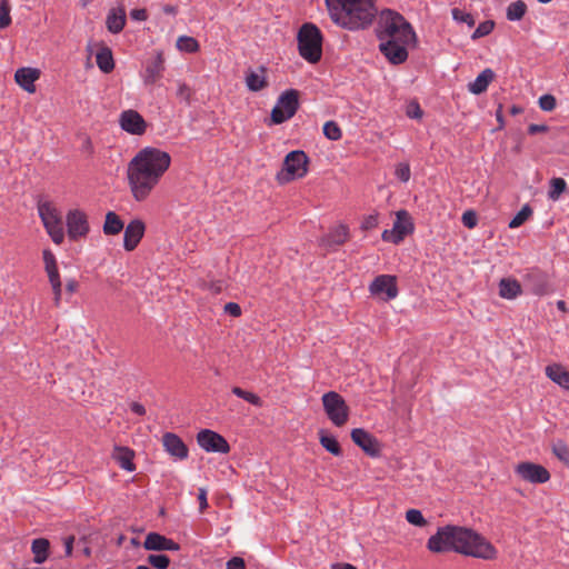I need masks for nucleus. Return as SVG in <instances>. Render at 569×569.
<instances>
[{
  "instance_id": "nucleus-42",
  "label": "nucleus",
  "mask_w": 569,
  "mask_h": 569,
  "mask_svg": "<svg viewBox=\"0 0 569 569\" xmlns=\"http://www.w3.org/2000/svg\"><path fill=\"white\" fill-rule=\"evenodd\" d=\"M406 520L409 523L418 527H423L427 525V520L423 518L421 511L418 509H409L406 512Z\"/></svg>"
},
{
  "instance_id": "nucleus-4",
  "label": "nucleus",
  "mask_w": 569,
  "mask_h": 569,
  "mask_svg": "<svg viewBox=\"0 0 569 569\" xmlns=\"http://www.w3.org/2000/svg\"><path fill=\"white\" fill-rule=\"evenodd\" d=\"M335 23L349 30L365 29L377 14L373 0H326Z\"/></svg>"
},
{
  "instance_id": "nucleus-47",
  "label": "nucleus",
  "mask_w": 569,
  "mask_h": 569,
  "mask_svg": "<svg viewBox=\"0 0 569 569\" xmlns=\"http://www.w3.org/2000/svg\"><path fill=\"white\" fill-rule=\"evenodd\" d=\"M539 107L543 111H552L556 108V98L551 94H543L539 98Z\"/></svg>"
},
{
  "instance_id": "nucleus-44",
  "label": "nucleus",
  "mask_w": 569,
  "mask_h": 569,
  "mask_svg": "<svg viewBox=\"0 0 569 569\" xmlns=\"http://www.w3.org/2000/svg\"><path fill=\"white\" fill-rule=\"evenodd\" d=\"M493 27L495 23L490 20L481 22L471 34V39L476 40L488 36L493 30Z\"/></svg>"
},
{
  "instance_id": "nucleus-41",
  "label": "nucleus",
  "mask_w": 569,
  "mask_h": 569,
  "mask_svg": "<svg viewBox=\"0 0 569 569\" xmlns=\"http://www.w3.org/2000/svg\"><path fill=\"white\" fill-rule=\"evenodd\" d=\"M147 560L156 569H167L170 565V559L166 555H149Z\"/></svg>"
},
{
  "instance_id": "nucleus-38",
  "label": "nucleus",
  "mask_w": 569,
  "mask_h": 569,
  "mask_svg": "<svg viewBox=\"0 0 569 569\" xmlns=\"http://www.w3.org/2000/svg\"><path fill=\"white\" fill-rule=\"evenodd\" d=\"M566 188L567 183L562 178H552L550 181V190L548 192L549 199L558 200Z\"/></svg>"
},
{
  "instance_id": "nucleus-15",
  "label": "nucleus",
  "mask_w": 569,
  "mask_h": 569,
  "mask_svg": "<svg viewBox=\"0 0 569 569\" xmlns=\"http://www.w3.org/2000/svg\"><path fill=\"white\" fill-rule=\"evenodd\" d=\"M164 70L166 66L163 53L158 51L153 58L146 61L140 77L144 86H153L163 77Z\"/></svg>"
},
{
  "instance_id": "nucleus-45",
  "label": "nucleus",
  "mask_w": 569,
  "mask_h": 569,
  "mask_svg": "<svg viewBox=\"0 0 569 569\" xmlns=\"http://www.w3.org/2000/svg\"><path fill=\"white\" fill-rule=\"evenodd\" d=\"M451 13L455 21L467 23L469 27L475 26V19L470 13L465 12L458 8H453Z\"/></svg>"
},
{
  "instance_id": "nucleus-31",
  "label": "nucleus",
  "mask_w": 569,
  "mask_h": 569,
  "mask_svg": "<svg viewBox=\"0 0 569 569\" xmlns=\"http://www.w3.org/2000/svg\"><path fill=\"white\" fill-rule=\"evenodd\" d=\"M527 280L531 284V291L536 296H542L548 291L546 276L539 271H533L527 276Z\"/></svg>"
},
{
  "instance_id": "nucleus-61",
  "label": "nucleus",
  "mask_w": 569,
  "mask_h": 569,
  "mask_svg": "<svg viewBox=\"0 0 569 569\" xmlns=\"http://www.w3.org/2000/svg\"><path fill=\"white\" fill-rule=\"evenodd\" d=\"M73 541H74V537H72V536L66 538V540H64V548H66V556L67 557L71 556V553H72Z\"/></svg>"
},
{
  "instance_id": "nucleus-1",
  "label": "nucleus",
  "mask_w": 569,
  "mask_h": 569,
  "mask_svg": "<svg viewBox=\"0 0 569 569\" xmlns=\"http://www.w3.org/2000/svg\"><path fill=\"white\" fill-rule=\"evenodd\" d=\"M427 548L435 553L457 552L463 556L492 560L497 549L471 528L447 525L428 539Z\"/></svg>"
},
{
  "instance_id": "nucleus-23",
  "label": "nucleus",
  "mask_w": 569,
  "mask_h": 569,
  "mask_svg": "<svg viewBox=\"0 0 569 569\" xmlns=\"http://www.w3.org/2000/svg\"><path fill=\"white\" fill-rule=\"evenodd\" d=\"M106 26L109 32L117 34L121 32L126 26V11L123 8L111 9L106 19Z\"/></svg>"
},
{
  "instance_id": "nucleus-7",
  "label": "nucleus",
  "mask_w": 569,
  "mask_h": 569,
  "mask_svg": "<svg viewBox=\"0 0 569 569\" xmlns=\"http://www.w3.org/2000/svg\"><path fill=\"white\" fill-rule=\"evenodd\" d=\"M309 159L301 150L289 152L283 161L282 172L278 174L280 182H289L295 179L303 178L308 172Z\"/></svg>"
},
{
  "instance_id": "nucleus-43",
  "label": "nucleus",
  "mask_w": 569,
  "mask_h": 569,
  "mask_svg": "<svg viewBox=\"0 0 569 569\" xmlns=\"http://www.w3.org/2000/svg\"><path fill=\"white\" fill-rule=\"evenodd\" d=\"M552 451L559 460L569 466V447L563 441L556 442Z\"/></svg>"
},
{
  "instance_id": "nucleus-3",
  "label": "nucleus",
  "mask_w": 569,
  "mask_h": 569,
  "mask_svg": "<svg viewBox=\"0 0 569 569\" xmlns=\"http://www.w3.org/2000/svg\"><path fill=\"white\" fill-rule=\"evenodd\" d=\"M171 157L168 152L146 147L128 164V180L133 198L146 200L162 176L169 169Z\"/></svg>"
},
{
  "instance_id": "nucleus-35",
  "label": "nucleus",
  "mask_w": 569,
  "mask_h": 569,
  "mask_svg": "<svg viewBox=\"0 0 569 569\" xmlns=\"http://www.w3.org/2000/svg\"><path fill=\"white\" fill-rule=\"evenodd\" d=\"M176 46L179 51H183V52H188V53H193L199 50L198 41L194 38L188 37V36H180L177 39Z\"/></svg>"
},
{
  "instance_id": "nucleus-57",
  "label": "nucleus",
  "mask_w": 569,
  "mask_h": 569,
  "mask_svg": "<svg viewBox=\"0 0 569 569\" xmlns=\"http://www.w3.org/2000/svg\"><path fill=\"white\" fill-rule=\"evenodd\" d=\"M46 271L48 273V278H49L50 283H53L56 281H61L60 280V276H59V271H58V267H54L53 269H51V268L46 269Z\"/></svg>"
},
{
  "instance_id": "nucleus-10",
  "label": "nucleus",
  "mask_w": 569,
  "mask_h": 569,
  "mask_svg": "<svg viewBox=\"0 0 569 569\" xmlns=\"http://www.w3.org/2000/svg\"><path fill=\"white\" fill-rule=\"evenodd\" d=\"M413 224L409 213L406 210H400L396 214V221L392 229L382 232V240L395 244L400 243L405 237L411 233Z\"/></svg>"
},
{
  "instance_id": "nucleus-17",
  "label": "nucleus",
  "mask_w": 569,
  "mask_h": 569,
  "mask_svg": "<svg viewBox=\"0 0 569 569\" xmlns=\"http://www.w3.org/2000/svg\"><path fill=\"white\" fill-rule=\"evenodd\" d=\"M162 446L166 452L174 460H186L189 450L183 440L173 432H166L162 436Z\"/></svg>"
},
{
  "instance_id": "nucleus-24",
  "label": "nucleus",
  "mask_w": 569,
  "mask_h": 569,
  "mask_svg": "<svg viewBox=\"0 0 569 569\" xmlns=\"http://www.w3.org/2000/svg\"><path fill=\"white\" fill-rule=\"evenodd\" d=\"M246 86L248 90L258 92L268 87V80L266 77V69L260 68L259 71L249 70L246 73Z\"/></svg>"
},
{
  "instance_id": "nucleus-32",
  "label": "nucleus",
  "mask_w": 569,
  "mask_h": 569,
  "mask_svg": "<svg viewBox=\"0 0 569 569\" xmlns=\"http://www.w3.org/2000/svg\"><path fill=\"white\" fill-rule=\"evenodd\" d=\"M49 541L44 538H38L32 541L31 550L34 555L33 561L38 565L43 563L48 558Z\"/></svg>"
},
{
  "instance_id": "nucleus-34",
  "label": "nucleus",
  "mask_w": 569,
  "mask_h": 569,
  "mask_svg": "<svg viewBox=\"0 0 569 569\" xmlns=\"http://www.w3.org/2000/svg\"><path fill=\"white\" fill-rule=\"evenodd\" d=\"M319 441L321 446L329 451L333 456H340L341 455V448L337 441V439L331 436L327 435L325 431H320L319 433Z\"/></svg>"
},
{
  "instance_id": "nucleus-51",
  "label": "nucleus",
  "mask_w": 569,
  "mask_h": 569,
  "mask_svg": "<svg viewBox=\"0 0 569 569\" xmlns=\"http://www.w3.org/2000/svg\"><path fill=\"white\" fill-rule=\"evenodd\" d=\"M227 569H246V562L240 557H232L226 563Z\"/></svg>"
},
{
  "instance_id": "nucleus-48",
  "label": "nucleus",
  "mask_w": 569,
  "mask_h": 569,
  "mask_svg": "<svg viewBox=\"0 0 569 569\" xmlns=\"http://www.w3.org/2000/svg\"><path fill=\"white\" fill-rule=\"evenodd\" d=\"M461 221L465 227H467L468 229H472L477 226L478 218L475 211L467 210L462 213Z\"/></svg>"
},
{
  "instance_id": "nucleus-22",
  "label": "nucleus",
  "mask_w": 569,
  "mask_h": 569,
  "mask_svg": "<svg viewBox=\"0 0 569 569\" xmlns=\"http://www.w3.org/2000/svg\"><path fill=\"white\" fill-rule=\"evenodd\" d=\"M349 239V229L345 224L332 228L325 237L321 238V246L327 249H335L343 244Z\"/></svg>"
},
{
  "instance_id": "nucleus-56",
  "label": "nucleus",
  "mask_w": 569,
  "mask_h": 569,
  "mask_svg": "<svg viewBox=\"0 0 569 569\" xmlns=\"http://www.w3.org/2000/svg\"><path fill=\"white\" fill-rule=\"evenodd\" d=\"M198 501H199V509L202 512L208 507L207 490L204 488L199 489Z\"/></svg>"
},
{
  "instance_id": "nucleus-14",
  "label": "nucleus",
  "mask_w": 569,
  "mask_h": 569,
  "mask_svg": "<svg viewBox=\"0 0 569 569\" xmlns=\"http://www.w3.org/2000/svg\"><path fill=\"white\" fill-rule=\"evenodd\" d=\"M515 472L521 479L531 483H545L550 479V473L543 466L529 461L518 463Z\"/></svg>"
},
{
  "instance_id": "nucleus-11",
  "label": "nucleus",
  "mask_w": 569,
  "mask_h": 569,
  "mask_svg": "<svg viewBox=\"0 0 569 569\" xmlns=\"http://www.w3.org/2000/svg\"><path fill=\"white\" fill-rule=\"evenodd\" d=\"M197 442L207 452L228 453L230 446L218 432L210 429H202L197 435Z\"/></svg>"
},
{
  "instance_id": "nucleus-62",
  "label": "nucleus",
  "mask_w": 569,
  "mask_h": 569,
  "mask_svg": "<svg viewBox=\"0 0 569 569\" xmlns=\"http://www.w3.org/2000/svg\"><path fill=\"white\" fill-rule=\"evenodd\" d=\"M78 288V282L74 279H70L67 281L66 289L69 293H73Z\"/></svg>"
},
{
  "instance_id": "nucleus-40",
  "label": "nucleus",
  "mask_w": 569,
  "mask_h": 569,
  "mask_svg": "<svg viewBox=\"0 0 569 569\" xmlns=\"http://www.w3.org/2000/svg\"><path fill=\"white\" fill-rule=\"evenodd\" d=\"M10 11L11 7L9 0H0V29H4L10 26Z\"/></svg>"
},
{
  "instance_id": "nucleus-2",
  "label": "nucleus",
  "mask_w": 569,
  "mask_h": 569,
  "mask_svg": "<svg viewBox=\"0 0 569 569\" xmlns=\"http://www.w3.org/2000/svg\"><path fill=\"white\" fill-rule=\"evenodd\" d=\"M376 36L379 51L395 66L407 61L408 48L417 40L412 26L403 16L390 9L382 10L378 16Z\"/></svg>"
},
{
  "instance_id": "nucleus-59",
  "label": "nucleus",
  "mask_w": 569,
  "mask_h": 569,
  "mask_svg": "<svg viewBox=\"0 0 569 569\" xmlns=\"http://www.w3.org/2000/svg\"><path fill=\"white\" fill-rule=\"evenodd\" d=\"M547 126L545 124H536V123H532L528 127V132L530 134H536V133H539V132H545L547 131Z\"/></svg>"
},
{
  "instance_id": "nucleus-54",
  "label": "nucleus",
  "mask_w": 569,
  "mask_h": 569,
  "mask_svg": "<svg viewBox=\"0 0 569 569\" xmlns=\"http://www.w3.org/2000/svg\"><path fill=\"white\" fill-rule=\"evenodd\" d=\"M51 287H52V291H53V295H54V305L56 306H59L60 305V301H61V291H62V283L61 281H56L53 283H50Z\"/></svg>"
},
{
  "instance_id": "nucleus-19",
  "label": "nucleus",
  "mask_w": 569,
  "mask_h": 569,
  "mask_svg": "<svg viewBox=\"0 0 569 569\" xmlns=\"http://www.w3.org/2000/svg\"><path fill=\"white\" fill-rule=\"evenodd\" d=\"M143 548L152 551H179L180 545L158 532H149L143 541Z\"/></svg>"
},
{
  "instance_id": "nucleus-16",
  "label": "nucleus",
  "mask_w": 569,
  "mask_h": 569,
  "mask_svg": "<svg viewBox=\"0 0 569 569\" xmlns=\"http://www.w3.org/2000/svg\"><path fill=\"white\" fill-rule=\"evenodd\" d=\"M120 127L130 134L141 136L146 132L147 123L136 110H126L120 114Z\"/></svg>"
},
{
  "instance_id": "nucleus-21",
  "label": "nucleus",
  "mask_w": 569,
  "mask_h": 569,
  "mask_svg": "<svg viewBox=\"0 0 569 569\" xmlns=\"http://www.w3.org/2000/svg\"><path fill=\"white\" fill-rule=\"evenodd\" d=\"M40 71L36 68H19L14 73L16 82L27 92L34 93V82L39 79Z\"/></svg>"
},
{
  "instance_id": "nucleus-36",
  "label": "nucleus",
  "mask_w": 569,
  "mask_h": 569,
  "mask_svg": "<svg viewBox=\"0 0 569 569\" xmlns=\"http://www.w3.org/2000/svg\"><path fill=\"white\" fill-rule=\"evenodd\" d=\"M231 391L234 396L248 401L252 406L262 407V405H263V401L261 400V398L258 395L247 391V390H243L240 387H233L231 389Z\"/></svg>"
},
{
  "instance_id": "nucleus-52",
  "label": "nucleus",
  "mask_w": 569,
  "mask_h": 569,
  "mask_svg": "<svg viewBox=\"0 0 569 569\" xmlns=\"http://www.w3.org/2000/svg\"><path fill=\"white\" fill-rule=\"evenodd\" d=\"M43 262H44V268L46 269H53L54 267H57V261H56V257L54 254L50 251V250H43Z\"/></svg>"
},
{
  "instance_id": "nucleus-29",
  "label": "nucleus",
  "mask_w": 569,
  "mask_h": 569,
  "mask_svg": "<svg viewBox=\"0 0 569 569\" xmlns=\"http://www.w3.org/2000/svg\"><path fill=\"white\" fill-rule=\"evenodd\" d=\"M96 61L98 68L104 73H110L114 69V60L112 52L107 47L101 48L97 52Z\"/></svg>"
},
{
  "instance_id": "nucleus-49",
  "label": "nucleus",
  "mask_w": 569,
  "mask_h": 569,
  "mask_svg": "<svg viewBox=\"0 0 569 569\" xmlns=\"http://www.w3.org/2000/svg\"><path fill=\"white\" fill-rule=\"evenodd\" d=\"M406 114H407L410 119H421V118H422V114H423V111H422V109L420 108V106H419V103H418V102H416V101H411V102L407 106Z\"/></svg>"
},
{
  "instance_id": "nucleus-13",
  "label": "nucleus",
  "mask_w": 569,
  "mask_h": 569,
  "mask_svg": "<svg viewBox=\"0 0 569 569\" xmlns=\"http://www.w3.org/2000/svg\"><path fill=\"white\" fill-rule=\"evenodd\" d=\"M66 222L68 236L71 240H77L89 233L90 228L87 214L79 209L70 210L67 213Z\"/></svg>"
},
{
  "instance_id": "nucleus-58",
  "label": "nucleus",
  "mask_w": 569,
  "mask_h": 569,
  "mask_svg": "<svg viewBox=\"0 0 569 569\" xmlns=\"http://www.w3.org/2000/svg\"><path fill=\"white\" fill-rule=\"evenodd\" d=\"M378 224V219L376 216H369L365 219L362 223L363 229H371L375 228Z\"/></svg>"
},
{
  "instance_id": "nucleus-6",
  "label": "nucleus",
  "mask_w": 569,
  "mask_h": 569,
  "mask_svg": "<svg viewBox=\"0 0 569 569\" xmlns=\"http://www.w3.org/2000/svg\"><path fill=\"white\" fill-rule=\"evenodd\" d=\"M39 216L52 241L60 244L64 240V231L60 212L51 202H42L38 206Z\"/></svg>"
},
{
  "instance_id": "nucleus-37",
  "label": "nucleus",
  "mask_w": 569,
  "mask_h": 569,
  "mask_svg": "<svg viewBox=\"0 0 569 569\" xmlns=\"http://www.w3.org/2000/svg\"><path fill=\"white\" fill-rule=\"evenodd\" d=\"M532 214V209L529 204H525L520 211L510 220L509 228L516 229L523 224L528 218Z\"/></svg>"
},
{
  "instance_id": "nucleus-30",
  "label": "nucleus",
  "mask_w": 569,
  "mask_h": 569,
  "mask_svg": "<svg viewBox=\"0 0 569 569\" xmlns=\"http://www.w3.org/2000/svg\"><path fill=\"white\" fill-rule=\"evenodd\" d=\"M113 458L122 469L127 471L134 470V463L132 462L133 452L130 449L117 447L114 449Z\"/></svg>"
},
{
  "instance_id": "nucleus-53",
  "label": "nucleus",
  "mask_w": 569,
  "mask_h": 569,
  "mask_svg": "<svg viewBox=\"0 0 569 569\" xmlns=\"http://www.w3.org/2000/svg\"><path fill=\"white\" fill-rule=\"evenodd\" d=\"M224 312L232 316V317H239L241 316V308L236 302H228L224 305Z\"/></svg>"
},
{
  "instance_id": "nucleus-33",
  "label": "nucleus",
  "mask_w": 569,
  "mask_h": 569,
  "mask_svg": "<svg viewBox=\"0 0 569 569\" xmlns=\"http://www.w3.org/2000/svg\"><path fill=\"white\" fill-rule=\"evenodd\" d=\"M527 12V4L522 0L511 2L507 7V19L509 21H519Z\"/></svg>"
},
{
  "instance_id": "nucleus-39",
  "label": "nucleus",
  "mask_w": 569,
  "mask_h": 569,
  "mask_svg": "<svg viewBox=\"0 0 569 569\" xmlns=\"http://www.w3.org/2000/svg\"><path fill=\"white\" fill-rule=\"evenodd\" d=\"M323 134L329 140L337 141L341 139L342 132L338 123L330 120L323 124Z\"/></svg>"
},
{
  "instance_id": "nucleus-55",
  "label": "nucleus",
  "mask_w": 569,
  "mask_h": 569,
  "mask_svg": "<svg viewBox=\"0 0 569 569\" xmlns=\"http://www.w3.org/2000/svg\"><path fill=\"white\" fill-rule=\"evenodd\" d=\"M130 17L136 21H144L148 18L146 9H133L130 12Z\"/></svg>"
},
{
  "instance_id": "nucleus-5",
  "label": "nucleus",
  "mask_w": 569,
  "mask_h": 569,
  "mask_svg": "<svg viewBox=\"0 0 569 569\" xmlns=\"http://www.w3.org/2000/svg\"><path fill=\"white\" fill-rule=\"evenodd\" d=\"M297 40L299 53L306 61L316 63L321 59L322 34L316 24L303 23L299 29Z\"/></svg>"
},
{
  "instance_id": "nucleus-46",
  "label": "nucleus",
  "mask_w": 569,
  "mask_h": 569,
  "mask_svg": "<svg viewBox=\"0 0 569 569\" xmlns=\"http://www.w3.org/2000/svg\"><path fill=\"white\" fill-rule=\"evenodd\" d=\"M191 94H192V90L187 83H184L182 81H177L176 96L178 99H180L183 102L189 103Z\"/></svg>"
},
{
  "instance_id": "nucleus-60",
  "label": "nucleus",
  "mask_w": 569,
  "mask_h": 569,
  "mask_svg": "<svg viewBox=\"0 0 569 569\" xmlns=\"http://www.w3.org/2000/svg\"><path fill=\"white\" fill-rule=\"evenodd\" d=\"M130 409L133 413H136L138 416H143L146 413L144 407L139 402H132L130 405Z\"/></svg>"
},
{
  "instance_id": "nucleus-8",
  "label": "nucleus",
  "mask_w": 569,
  "mask_h": 569,
  "mask_svg": "<svg viewBox=\"0 0 569 569\" xmlns=\"http://www.w3.org/2000/svg\"><path fill=\"white\" fill-rule=\"evenodd\" d=\"M321 400L329 420L336 427L346 425L349 418V407L345 399L336 391H328L322 396Z\"/></svg>"
},
{
  "instance_id": "nucleus-64",
  "label": "nucleus",
  "mask_w": 569,
  "mask_h": 569,
  "mask_svg": "<svg viewBox=\"0 0 569 569\" xmlns=\"http://www.w3.org/2000/svg\"><path fill=\"white\" fill-rule=\"evenodd\" d=\"M335 569H357L355 566L345 563L342 566L336 567Z\"/></svg>"
},
{
  "instance_id": "nucleus-18",
  "label": "nucleus",
  "mask_w": 569,
  "mask_h": 569,
  "mask_svg": "<svg viewBox=\"0 0 569 569\" xmlns=\"http://www.w3.org/2000/svg\"><path fill=\"white\" fill-rule=\"evenodd\" d=\"M146 231V224L140 219L131 220L127 227L124 228L123 234V248L127 251H133L141 239L143 238Z\"/></svg>"
},
{
  "instance_id": "nucleus-27",
  "label": "nucleus",
  "mask_w": 569,
  "mask_h": 569,
  "mask_svg": "<svg viewBox=\"0 0 569 569\" xmlns=\"http://www.w3.org/2000/svg\"><path fill=\"white\" fill-rule=\"evenodd\" d=\"M521 293V286L516 279H501L499 282V296L512 300Z\"/></svg>"
},
{
  "instance_id": "nucleus-12",
  "label": "nucleus",
  "mask_w": 569,
  "mask_h": 569,
  "mask_svg": "<svg viewBox=\"0 0 569 569\" xmlns=\"http://www.w3.org/2000/svg\"><path fill=\"white\" fill-rule=\"evenodd\" d=\"M372 296L392 300L398 296L397 278L391 274H380L369 286Z\"/></svg>"
},
{
  "instance_id": "nucleus-50",
  "label": "nucleus",
  "mask_w": 569,
  "mask_h": 569,
  "mask_svg": "<svg viewBox=\"0 0 569 569\" xmlns=\"http://www.w3.org/2000/svg\"><path fill=\"white\" fill-rule=\"evenodd\" d=\"M395 173H396V177H397L400 181H402V182H407V181H409V179H410V174H411V173H410V167H409V164H408V163H405V162H403V163H399V164L397 166V168H396Z\"/></svg>"
},
{
  "instance_id": "nucleus-25",
  "label": "nucleus",
  "mask_w": 569,
  "mask_h": 569,
  "mask_svg": "<svg viewBox=\"0 0 569 569\" xmlns=\"http://www.w3.org/2000/svg\"><path fill=\"white\" fill-rule=\"evenodd\" d=\"M546 376L555 383L569 390V371L562 366L557 363L547 366Z\"/></svg>"
},
{
  "instance_id": "nucleus-63",
  "label": "nucleus",
  "mask_w": 569,
  "mask_h": 569,
  "mask_svg": "<svg viewBox=\"0 0 569 569\" xmlns=\"http://www.w3.org/2000/svg\"><path fill=\"white\" fill-rule=\"evenodd\" d=\"M163 12L167 13V14H176L177 13V8L174 6L167 4V6L163 7Z\"/></svg>"
},
{
  "instance_id": "nucleus-9",
  "label": "nucleus",
  "mask_w": 569,
  "mask_h": 569,
  "mask_svg": "<svg viewBox=\"0 0 569 569\" xmlns=\"http://www.w3.org/2000/svg\"><path fill=\"white\" fill-rule=\"evenodd\" d=\"M299 108V92L295 89L283 91L271 111V120L280 124L291 119Z\"/></svg>"
},
{
  "instance_id": "nucleus-26",
  "label": "nucleus",
  "mask_w": 569,
  "mask_h": 569,
  "mask_svg": "<svg viewBox=\"0 0 569 569\" xmlns=\"http://www.w3.org/2000/svg\"><path fill=\"white\" fill-rule=\"evenodd\" d=\"M493 71L489 68L485 69L477 76V78L472 82L469 83V91L473 94H480L485 92L490 82L493 80Z\"/></svg>"
},
{
  "instance_id": "nucleus-28",
  "label": "nucleus",
  "mask_w": 569,
  "mask_h": 569,
  "mask_svg": "<svg viewBox=\"0 0 569 569\" xmlns=\"http://www.w3.org/2000/svg\"><path fill=\"white\" fill-rule=\"evenodd\" d=\"M123 228L124 224L120 217L113 211H108L103 223V233L107 236H116L120 233Z\"/></svg>"
},
{
  "instance_id": "nucleus-20",
  "label": "nucleus",
  "mask_w": 569,
  "mask_h": 569,
  "mask_svg": "<svg viewBox=\"0 0 569 569\" xmlns=\"http://www.w3.org/2000/svg\"><path fill=\"white\" fill-rule=\"evenodd\" d=\"M352 441L359 446L366 453L376 457L379 455V443L377 439L368 431L356 428L351 431Z\"/></svg>"
}]
</instances>
